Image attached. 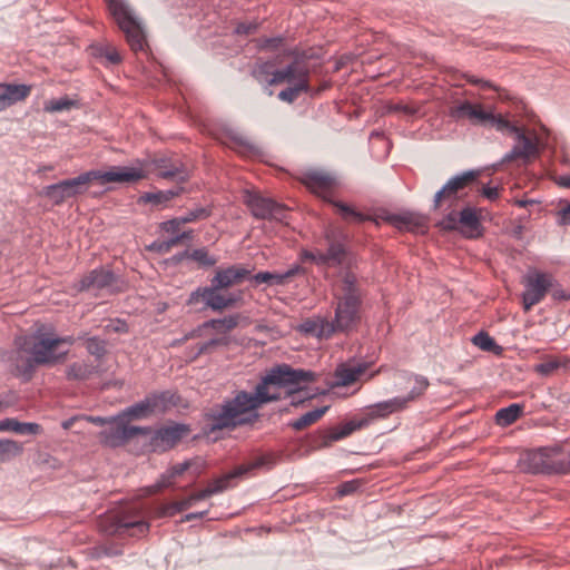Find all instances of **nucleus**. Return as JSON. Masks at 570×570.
I'll use <instances>...</instances> for the list:
<instances>
[{"label": "nucleus", "instance_id": "14", "mask_svg": "<svg viewBox=\"0 0 570 570\" xmlns=\"http://www.w3.org/2000/svg\"><path fill=\"white\" fill-rule=\"evenodd\" d=\"M323 238L327 244L326 252H322L318 257L321 263L328 267H338L344 265L348 255V236L340 228L327 226L323 230Z\"/></svg>", "mask_w": 570, "mask_h": 570}, {"label": "nucleus", "instance_id": "15", "mask_svg": "<svg viewBox=\"0 0 570 570\" xmlns=\"http://www.w3.org/2000/svg\"><path fill=\"white\" fill-rule=\"evenodd\" d=\"M190 431L189 424L177 422H170L155 431L151 429L149 446L156 453L167 452L174 449Z\"/></svg>", "mask_w": 570, "mask_h": 570}, {"label": "nucleus", "instance_id": "42", "mask_svg": "<svg viewBox=\"0 0 570 570\" xmlns=\"http://www.w3.org/2000/svg\"><path fill=\"white\" fill-rule=\"evenodd\" d=\"M330 406L324 405L322 407H317L315 410H312L305 414H303L297 420L291 421L288 423V426L292 428L295 431H303L307 426L316 423L318 420L323 417V415L328 411Z\"/></svg>", "mask_w": 570, "mask_h": 570}, {"label": "nucleus", "instance_id": "54", "mask_svg": "<svg viewBox=\"0 0 570 570\" xmlns=\"http://www.w3.org/2000/svg\"><path fill=\"white\" fill-rule=\"evenodd\" d=\"M229 344V340L227 337H213L206 342L198 343V353L213 354L216 347L218 346H227Z\"/></svg>", "mask_w": 570, "mask_h": 570}, {"label": "nucleus", "instance_id": "1", "mask_svg": "<svg viewBox=\"0 0 570 570\" xmlns=\"http://www.w3.org/2000/svg\"><path fill=\"white\" fill-rule=\"evenodd\" d=\"M144 177L145 174L141 169L128 166L112 167L108 171L88 170L77 177L45 186L39 191V196L49 199L52 206H60L67 199L83 195L95 180H99L101 184L135 183Z\"/></svg>", "mask_w": 570, "mask_h": 570}, {"label": "nucleus", "instance_id": "41", "mask_svg": "<svg viewBox=\"0 0 570 570\" xmlns=\"http://www.w3.org/2000/svg\"><path fill=\"white\" fill-rule=\"evenodd\" d=\"M273 67H275V63L268 60L263 62H256L250 70V76L264 86V90L268 96H273L274 94L273 90L269 87H267V81L269 80L273 73Z\"/></svg>", "mask_w": 570, "mask_h": 570}, {"label": "nucleus", "instance_id": "9", "mask_svg": "<svg viewBox=\"0 0 570 570\" xmlns=\"http://www.w3.org/2000/svg\"><path fill=\"white\" fill-rule=\"evenodd\" d=\"M451 116L456 119H469L474 126H482L485 128H494L500 132H505L507 128L514 129V124L504 118L500 114H494L492 110H487L481 104H474L464 100L451 109Z\"/></svg>", "mask_w": 570, "mask_h": 570}, {"label": "nucleus", "instance_id": "22", "mask_svg": "<svg viewBox=\"0 0 570 570\" xmlns=\"http://www.w3.org/2000/svg\"><path fill=\"white\" fill-rule=\"evenodd\" d=\"M246 279H250V271L243 265L234 264L227 267H218L210 283L224 291L239 285Z\"/></svg>", "mask_w": 570, "mask_h": 570}, {"label": "nucleus", "instance_id": "38", "mask_svg": "<svg viewBox=\"0 0 570 570\" xmlns=\"http://www.w3.org/2000/svg\"><path fill=\"white\" fill-rule=\"evenodd\" d=\"M154 414L151 403L149 396L146 397L128 407H126L121 413L118 414L119 420L128 419V420H141L146 419Z\"/></svg>", "mask_w": 570, "mask_h": 570}, {"label": "nucleus", "instance_id": "47", "mask_svg": "<svg viewBox=\"0 0 570 570\" xmlns=\"http://www.w3.org/2000/svg\"><path fill=\"white\" fill-rule=\"evenodd\" d=\"M23 452L21 443L14 440L0 439V462H8Z\"/></svg>", "mask_w": 570, "mask_h": 570}, {"label": "nucleus", "instance_id": "39", "mask_svg": "<svg viewBox=\"0 0 570 570\" xmlns=\"http://www.w3.org/2000/svg\"><path fill=\"white\" fill-rule=\"evenodd\" d=\"M227 139L228 142H225V145L243 156H254L258 153V148L254 144L237 132H228Z\"/></svg>", "mask_w": 570, "mask_h": 570}, {"label": "nucleus", "instance_id": "10", "mask_svg": "<svg viewBox=\"0 0 570 570\" xmlns=\"http://www.w3.org/2000/svg\"><path fill=\"white\" fill-rule=\"evenodd\" d=\"M78 292L107 291L109 294L125 292L126 281L108 267H97L85 274L75 285Z\"/></svg>", "mask_w": 570, "mask_h": 570}, {"label": "nucleus", "instance_id": "21", "mask_svg": "<svg viewBox=\"0 0 570 570\" xmlns=\"http://www.w3.org/2000/svg\"><path fill=\"white\" fill-rule=\"evenodd\" d=\"M269 464V459L265 455L258 456L256 460L248 464H242L235 468L233 471L213 480L208 484L209 491H213V495L227 490L230 487V482L234 479L243 478L255 469H259Z\"/></svg>", "mask_w": 570, "mask_h": 570}, {"label": "nucleus", "instance_id": "35", "mask_svg": "<svg viewBox=\"0 0 570 570\" xmlns=\"http://www.w3.org/2000/svg\"><path fill=\"white\" fill-rule=\"evenodd\" d=\"M99 371V365L87 361L73 362L68 365L66 376L69 381H86Z\"/></svg>", "mask_w": 570, "mask_h": 570}, {"label": "nucleus", "instance_id": "19", "mask_svg": "<svg viewBox=\"0 0 570 570\" xmlns=\"http://www.w3.org/2000/svg\"><path fill=\"white\" fill-rule=\"evenodd\" d=\"M367 426V421L361 417H354L345 423L332 426L325 430H318L314 438V445L317 448H328L333 442L343 440L350 436L355 431L362 430Z\"/></svg>", "mask_w": 570, "mask_h": 570}, {"label": "nucleus", "instance_id": "62", "mask_svg": "<svg viewBox=\"0 0 570 570\" xmlns=\"http://www.w3.org/2000/svg\"><path fill=\"white\" fill-rule=\"evenodd\" d=\"M259 417L261 414L257 412V410L247 412L242 419L238 420L236 429L242 426H253L259 420Z\"/></svg>", "mask_w": 570, "mask_h": 570}, {"label": "nucleus", "instance_id": "43", "mask_svg": "<svg viewBox=\"0 0 570 570\" xmlns=\"http://www.w3.org/2000/svg\"><path fill=\"white\" fill-rule=\"evenodd\" d=\"M570 360L562 357H546L541 363L534 366V372L541 376H550L559 368H567Z\"/></svg>", "mask_w": 570, "mask_h": 570}, {"label": "nucleus", "instance_id": "26", "mask_svg": "<svg viewBox=\"0 0 570 570\" xmlns=\"http://www.w3.org/2000/svg\"><path fill=\"white\" fill-rule=\"evenodd\" d=\"M385 222H387L399 230L406 232H417L426 226V220L424 216L413 212L390 214L385 217Z\"/></svg>", "mask_w": 570, "mask_h": 570}, {"label": "nucleus", "instance_id": "24", "mask_svg": "<svg viewBox=\"0 0 570 570\" xmlns=\"http://www.w3.org/2000/svg\"><path fill=\"white\" fill-rule=\"evenodd\" d=\"M481 216L475 207L465 206L459 212V233L468 239H476L483 235Z\"/></svg>", "mask_w": 570, "mask_h": 570}, {"label": "nucleus", "instance_id": "59", "mask_svg": "<svg viewBox=\"0 0 570 570\" xmlns=\"http://www.w3.org/2000/svg\"><path fill=\"white\" fill-rule=\"evenodd\" d=\"M171 245H170V242L169 239L167 240H154L148 247L147 249L150 250V252H154V253H157L159 255H165L167 253H169L171 250Z\"/></svg>", "mask_w": 570, "mask_h": 570}, {"label": "nucleus", "instance_id": "3", "mask_svg": "<svg viewBox=\"0 0 570 570\" xmlns=\"http://www.w3.org/2000/svg\"><path fill=\"white\" fill-rule=\"evenodd\" d=\"M341 294L335 296L334 320L342 334L348 335L357 330L362 320V305L365 292L358 283L357 275L347 265L341 272Z\"/></svg>", "mask_w": 570, "mask_h": 570}, {"label": "nucleus", "instance_id": "12", "mask_svg": "<svg viewBox=\"0 0 570 570\" xmlns=\"http://www.w3.org/2000/svg\"><path fill=\"white\" fill-rule=\"evenodd\" d=\"M480 175L481 171L479 169H470L451 177L443 187L435 193L433 197V209L436 210L441 208L442 204L445 202L453 204L454 202L461 200L466 196L463 190L474 184Z\"/></svg>", "mask_w": 570, "mask_h": 570}, {"label": "nucleus", "instance_id": "60", "mask_svg": "<svg viewBox=\"0 0 570 570\" xmlns=\"http://www.w3.org/2000/svg\"><path fill=\"white\" fill-rule=\"evenodd\" d=\"M360 483L357 480L345 481L337 487V494L340 497L350 495L357 491Z\"/></svg>", "mask_w": 570, "mask_h": 570}, {"label": "nucleus", "instance_id": "49", "mask_svg": "<svg viewBox=\"0 0 570 570\" xmlns=\"http://www.w3.org/2000/svg\"><path fill=\"white\" fill-rule=\"evenodd\" d=\"M190 259L196 262L202 268H209L217 264L218 258L209 254L206 247L190 250Z\"/></svg>", "mask_w": 570, "mask_h": 570}, {"label": "nucleus", "instance_id": "31", "mask_svg": "<svg viewBox=\"0 0 570 570\" xmlns=\"http://www.w3.org/2000/svg\"><path fill=\"white\" fill-rule=\"evenodd\" d=\"M151 407L155 413H166L179 405L180 396L169 390L161 392H153L148 394Z\"/></svg>", "mask_w": 570, "mask_h": 570}, {"label": "nucleus", "instance_id": "45", "mask_svg": "<svg viewBox=\"0 0 570 570\" xmlns=\"http://www.w3.org/2000/svg\"><path fill=\"white\" fill-rule=\"evenodd\" d=\"M472 343L484 352H491L501 355L503 347L499 345L489 333L481 331L472 337Z\"/></svg>", "mask_w": 570, "mask_h": 570}, {"label": "nucleus", "instance_id": "40", "mask_svg": "<svg viewBox=\"0 0 570 570\" xmlns=\"http://www.w3.org/2000/svg\"><path fill=\"white\" fill-rule=\"evenodd\" d=\"M183 187H176L167 190H158L156 193H144L139 197V203L153 204L155 206L165 205L176 196L183 193Z\"/></svg>", "mask_w": 570, "mask_h": 570}, {"label": "nucleus", "instance_id": "46", "mask_svg": "<svg viewBox=\"0 0 570 570\" xmlns=\"http://www.w3.org/2000/svg\"><path fill=\"white\" fill-rule=\"evenodd\" d=\"M107 341L99 336H90L86 340L85 347L87 352L95 357L97 362H101L108 353Z\"/></svg>", "mask_w": 570, "mask_h": 570}, {"label": "nucleus", "instance_id": "20", "mask_svg": "<svg viewBox=\"0 0 570 570\" xmlns=\"http://www.w3.org/2000/svg\"><path fill=\"white\" fill-rule=\"evenodd\" d=\"M514 129L515 130L507 128L504 134L513 135L518 144H515L513 148L503 156L500 165L512 163L520 158L528 159L538 151L537 144L525 135L522 128L514 125Z\"/></svg>", "mask_w": 570, "mask_h": 570}, {"label": "nucleus", "instance_id": "27", "mask_svg": "<svg viewBox=\"0 0 570 570\" xmlns=\"http://www.w3.org/2000/svg\"><path fill=\"white\" fill-rule=\"evenodd\" d=\"M31 92V86L20 83H0V111L24 100Z\"/></svg>", "mask_w": 570, "mask_h": 570}, {"label": "nucleus", "instance_id": "55", "mask_svg": "<svg viewBox=\"0 0 570 570\" xmlns=\"http://www.w3.org/2000/svg\"><path fill=\"white\" fill-rule=\"evenodd\" d=\"M436 227L444 232H459V213L451 210L436 224Z\"/></svg>", "mask_w": 570, "mask_h": 570}, {"label": "nucleus", "instance_id": "28", "mask_svg": "<svg viewBox=\"0 0 570 570\" xmlns=\"http://www.w3.org/2000/svg\"><path fill=\"white\" fill-rule=\"evenodd\" d=\"M395 397L368 405L365 409L363 419L367 421V426L379 419H385L392 413L402 411Z\"/></svg>", "mask_w": 570, "mask_h": 570}, {"label": "nucleus", "instance_id": "30", "mask_svg": "<svg viewBox=\"0 0 570 570\" xmlns=\"http://www.w3.org/2000/svg\"><path fill=\"white\" fill-rule=\"evenodd\" d=\"M305 383H298L296 385H288L285 391L284 399H289V405L293 407H303L318 394H325V391L314 392L304 385Z\"/></svg>", "mask_w": 570, "mask_h": 570}, {"label": "nucleus", "instance_id": "7", "mask_svg": "<svg viewBox=\"0 0 570 570\" xmlns=\"http://www.w3.org/2000/svg\"><path fill=\"white\" fill-rule=\"evenodd\" d=\"M56 342L40 332L23 336L19 342V350L29 354L23 363L22 373L31 377L37 366L52 365L63 358L67 352L57 355Z\"/></svg>", "mask_w": 570, "mask_h": 570}, {"label": "nucleus", "instance_id": "56", "mask_svg": "<svg viewBox=\"0 0 570 570\" xmlns=\"http://www.w3.org/2000/svg\"><path fill=\"white\" fill-rule=\"evenodd\" d=\"M177 513H180V511L178 510L176 501L160 504L155 509V515L157 518H171Z\"/></svg>", "mask_w": 570, "mask_h": 570}, {"label": "nucleus", "instance_id": "52", "mask_svg": "<svg viewBox=\"0 0 570 570\" xmlns=\"http://www.w3.org/2000/svg\"><path fill=\"white\" fill-rule=\"evenodd\" d=\"M336 333H342V331L338 327V323H336L334 318L332 321L326 318H318L317 338L328 340Z\"/></svg>", "mask_w": 570, "mask_h": 570}, {"label": "nucleus", "instance_id": "37", "mask_svg": "<svg viewBox=\"0 0 570 570\" xmlns=\"http://www.w3.org/2000/svg\"><path fill=\"white\" fill-rule=\"evenodd\" d=\"M242 315L239 313L230 314L222 318H210L202 323V327H208L219 334H226L239 325Z\"/></svg>", "mask_w": 570, "mask_h": 570}, {"label": "nucleus", "instance_id": "44", "mask_svg": "<svg viewBox=\"0 0 570 570\" xmlns=\"http://www.w3.org/2000/svg\"><path fill=\"white\" fill-rule=\"evenodd\" d=\"M523 413V405L513 403L500 409L495 413V422L500 426H508L514 423Z\"/></svg>", "mask_w": 570, "mask_h": 570}, {"label": "nucleus", "instance_id": "53", "mask_svg": "<svg viewBox=\"0 0 570 570\" xmlns=\"http://www.w3.org/2000/svg\"><path fill=\"white\" fill-rule=\"evenodd\" d=\"M212 209L207 207H196L194 209L188 210L185 215L179 216L180 222L185 225L188 223H193L196 220H203L210 216Z\"/></svg>", "mask_w": 570, "mask_h": 570}, {"label": "nucleus", "instance_id": "17", "mask_svg": "<svg viewBox=\"0 0 570 570\" xmlns=\"http://www.w3.org/2000/svg\"><path fill=\"white\" fill-rule=\"evenodd\" d=\"M223 289L209 283L207 286H198L193 291L186 304L195 307L197 312L212 309L216 313H222L226 309V297L220 292Z\"/></svg>", "mask_w": 570, "mask_h": 570}, {"label": "nucleus", "instance_id": "50", "mask_svg": "<svg viewBox=\"0 0 570 570\" xmlns=\"http://www.w3.org/2000/svg\"><path fill=\"white\" fill-rule=\"evenodd\" d=\"M77 105L76 100L65 96L59 99H51L45 102L43 110L46 112H59L63 110H70Z\"/></svg>", "mask_w": 570, "mask_h": 570}, {"label": "nucleus", "instance_id": "13", "mask_svg": "<svg viewBox=\"0 0 570 570\" xmlns=\"http://www.w3.org/2000/svg\"><path fill=\"white\" fill-rule=\"evenodd\" d=\"M244 204L257 219L283 223L288 218V208L284 204L258 193L247 191L244 196Z\"/></svg>", "mask_w": 570, "mask_h": 570}, {"label": "nucleus", "instance_id": "63", "mask_svg": "<svg viewBox=\"0 0 570 570\" xmlns=\"http://www.w3.org/2000/svg\"><path fill=\"white\" fill-rule=\"evenodd\" d=\"M299 331L306 335L317 337L318 320H306L299 325Z\"/></svg>", "mask_w": 570, "mask_h": 570}, {"label": "nucleus", "instance_id": "5", "mask_svg": "<svg viewBox=\"0 0 570 570\" xmlns=\"http://www.w3.org/2000/svg\"><path fill=\"white\" fill-rule=\"evenodd\" d=\"M316 380L317 374L311 370L295 368L287 363L276 364L267 370L254 389L257 407L282 399L281 393H269L271 386L285 389L286 391L288 385L313 383Z\"/></svg>", "mask_w": 570, "mask_h": 570}, {"label": "nucleus", "instance_id": "58", "mask_svg": "<svg viewBox=\"0 0 570 570\" xmlns=\"http://www.w3.org/2000/svg\"><path fill=\"white\" fill-rule=\"evenodd\" d=\"M463 77L466 79V81L469 83L479 86L482 89H492L498 92L501 91V89L499 87H497L495 85H493L491 81L478 78L474 75L464 73Z\"/></svg>", "mask_w": 570, "mask_h": 570}, {"label": "nucleus", "instance_id": "29", "mask_svg": "<svg viewBox=\"0 0 570 570\" xmlns=\"http://www.w3.org/2000/svg\"><path fill=\"white\" fill-rule=\"evenodd\" d=\"M158 169V176L164 179H175L178 183H185L189 178L187 169L180 163H171L168 159L160 158L155 161Z\"/></svg>", "mask_w": 570, "mask_h": 570}, {"label": "nucleus", "instance_id": "23", "mask_svg": "<svg viewBox=\"0 0 570 570\" xmlns=\"http://www.w3.org/2000/svg\"><path fill=\"white\" fill-rule=\"evenodd\" d=\"M109 534L139 537L149 531V523L127 515H114L106 528Z\"/></svg>", "mask_w": 570, "mask_h": 570}, {"label": "nucleus", "instance_id": "18", "mask_svg": "<svg viewBox=\"0 0 570 570\" xmlns=\"http://www.w3.org/2000/svg\"><path fill=\"white\" fill-rule=\"evenodd\" d=\"M552 276L535 272L528 275L524 279V292L522 293L523 311L529 312L534 305L539 304L552 287Z\"/></svg>", "mask_w": 570, "mask_h": 570}, {"label": "nucleus", "instance_id": "6", "mask_svg": "<svg viewBox=\"0 0 570 570\" xmlns=\"http://www.w3.org/2000/svg\"><path fill=\"white\" fill-rule=\"evenodd\" d=\"M519 465L530 474H567L570 472V454H564L559 445L542 446L525 451Z\"/></svg>", "mask_w": 570, "mask_h": 570}, {"label": "nucleus", "instance_id": "2", "mask_svg": "<svg viewBox=\"0 0 570 570\" xmlns=\"http://www.w3.org/2000/svg\"><path fill=\"white\" fill-rule=\"evenodd\" d=\"M296 179L313 195L332 205L344 222L364 223L374 220L372 216L363 214L353 206L333 197L334 191L341 187V179L336 173L322 168H307L301 170L296 175Z\"/></svg>", "mask_w": 570, "mask_h": 570}, {"label": "nucleus", "instance_id": "36", "mask_svg": "<svg viewBox=\"0 0 570 570\" xmlns=\"http://www.w3.org/2000/svg\"><path fill=\"white\" fill-rule=\"evenodd\" d=\"M412 377L415 382V385L411 389V391L404 396L395 397L396 401H399L397 403L402 410L406 409L411 402L421 399L430 386L428 377L420 374H413Z\"/></svg>", "mask_w": 570, "mask_h": 570}, {"label": "nucleus", "instance_id": "4", "mask_svg": "<svg viewBox=\"0 0 570 570\" xmlns=\"http://www.w3.org/2000/svg\"><path fill=\"white\" fill-rule=\"evenodd\" d=\"M258 410L254 392L239 390L233 397H226L205 414L204 434L210 435L218 431H234L238 420L247 412Z\"/></svg>", "mask_w": 570, "mask_h": 570}, {"label": "nucleus", "instance_id": "61", "mask_svg": "<svg viewBox=\"0 0 570 570\" xmlns=\"http://www.w3.org/2000/svg\"><path fill=\"white\" fill-rule=\"evenodd\" d=\"M181 225L184 224L180 222V217H175L160 223L159 227L163 232L176 234L179 232Z\"/></svg>", "mask_w": 570, "mask_h": 570}, {"label": "nucleus", "instance_id": "8", "mask_svg": "<svg viewBox=\"0 0 570 570\" xmlns=\"http://www.w3.org/2000/svg\"><path fill=\"white\" fill-rule=\"evenodd\" d=\"M118 28L125 35L126 41L135 52H147L146 31L140 21L132 14L128 4L121 0H105Z\"/></svg>", "mask_w": 570, "mask_h": 570}, {"label": "nucleus", "instance_id": "16", "mask_svg": "<svg viewBox=\"0 0 570 570\" xmlns=\"http://www.w3.org/2000/svg\"><path fill=\"white\" fill-rule=\"evenodd\" d=\"M108 429L99 432V442L108 448L116 449L125 445L136 435H147L151 433L150 426L127 425L125 419L109 424Z\"/></svg>", "mask_w": 570, "mask_h": 570}, {"label": "nucleus", "instance_id": "25", "mask_svg": "<svg viewBox=\"0 0 570 570\" xmlns=\"http://www.w3.org/2000/svg\"><path fill=\"white\" fill-rule=\"evenodd\" d=\"M305 268L301 265L296 264L288 268L284 273H277V272H258L255 275H250V281L255 283V285L259 284H267L268 286H282L285 285L289 279L297 275H304Z\"/></svg>", "mask_w": 570, "mask_h": 570}, {"label": "nucleus", "instance_id": "57", "mask_svg": "<svg viewBox=\"0 0 570 570\" xmlns=\"http://www.w3.org/2000/svg\"><path fill=\"white\" fill-rule=\"evenodd\" d=\"M284 42V37H271V38H262L258 40V48L261 50H275L279 48Z\"/></svg>", "mask_w": 570, "mask_h": 570}, {"label": "nucleus", "instance_id": "51", "mask_svg": "<svg viewBox=\"0 0 570 570\" xmlns=\"http://www.w3.org/2000/svg\"><path fill=\"white\" fill-rule=\"evenodd\" d=\"M95 55L105 58L110 65H118L122 58L118 50L111 45H99L95 48Z\"/></svg>", "mask_w": 570, "mask_h": 570}, {"label": "nucleus", "instance_id": "64", "mask_svg": "<svg viewBox=\"0 0 570 570\" xmlns=\"http://www.w3.org/2000/svg\"><path fill=\"white\" fill-rule=\"evenodd\" d=\"M256 30H257L256 23L240 22L236 26L235 33L240 35V36H249V35H253Z\"/></svg>", "mask_w": 570, "mask_h": 570}, {"label": "nucleus", "instance_id": "11", "mask_svg": "<svg viewBox=\"0 0 570 570\" xmlns=\"http://www.w3.org/2000/svg\"><path fill=\"white\" fill-rule=\"evenodd\" d=\"M287 55L292 58V61L282 69L273 67V73L267 81V87L284 82L292 83L299 77H309L311 68L308 60L313 58L311 50L293 49L288 50Z\"/></svg>", "mask_w": 570, "mask_h": 570}, {"label": "nucleus", "instance_id": "32", "mask_svg": "<svg viewBox=\"0 0 570 570\" xmlns=\"http://www.w3.org/2000/svg\"><path fill=\"white\" fill-rule=\"evenodd\" d=\"M311 91L309 77H299L292 83H288L286 88L281 90L277 98L281 101L293 104L302 94H308Z\"/></svg>", "mask_w": 570, "mask_h": 570}, {"label": "nucleus", "instance_id": "33", "mask_svg": "<svg viewBox=\"0 0 570 570\" xmlns=\"http://www.w3.org/2000/svg\"><path fill=\"white\" fill-rule=\"evenodd\" d=\"M363 372L364 367L362 365L347 366L345 364H341L334 372L335 381L330 384V387L334 389L351 385L358 380Z\"/></svg>", "mask_w": 570, "mask_h": 570}, {"label": "nucleus", "instance_id": "34", "mask_svg": "<svg viewBox=\"0 0 570 570\" xmlns=\"http://www.w3.org/2000/svg\"><path fill=\"white\" fill-rule=\"evenodd\" d=\"M42 430L41 425L33 422H19L17 419L7 417L0 421V432L11 431L20 435H36Z\"/></svg>", "mask_w": 570, "mask_h": 570}, {"label": "nucleus", "instance_id": "48", "mask_svg": "<svg viewBox=\"0 0 570 570\" xmlns=\"http://www.w3.org/2000/svg\"><path fill=\"white\" fill-rule=\"evenodd\" d=\"M191 464H193L191 461H185V462L177 463V464L173 465L161 475L158 487L159 488L169 487L177 476L181 475L184 472H186L188 469H190Z\"/></svg>", "mask_w": 570, "mask_h": 570}]
</instances>
